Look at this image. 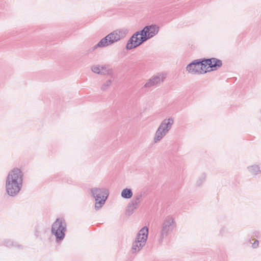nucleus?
Returning <instances> with one entry per match:
<instances>
[{
  "label": "nucleus",
  "mask_w": 261,
  "mask_h": 261,
  "mask_svg": "<svg viewBox=\"0 0 261 261\" xmlns=\"http://www.w3.org/2000/svg\"><path fill=\"white\" fill-rule=\"evenodd\" d=\"M112 82L111 80H108L106 81L101 86V90L102 91H106L110 86Z\"/></svg>",
  "instance_id": "4be33fe9"
},
{
  "label": "nucleus",
  "mask_w": 261,
  "mask_h": 261,
  "mask_svg": "<svg viewBox=\"0 0 261 261\" xmlns=\"http://www.w3.org/2000/svg\"><path fill=\"white\" fill-rule=\"evenodd\" d=\"M148 228L146 226L142 228L137 233L135 240L141 243V244L145 245L148 238Z\"/></svg>",
  "instance_id": "9b49d317"
},
{
  "label": "nucleus",
  "mask_w": 261,
  "mask_h": 261,
  "mask_svg": "<svg viewBox=\"0 0 261 261\" xmlns=\"http://www.w3.org/2000/svg\"><path fill=\"white\" fill-rule=\"evenodd\" d=\"M140 203L133 199L128 204L126 213L128 215H132L134 211L137 209Z\"/></svg>",
  "instance_id": "ddd939ff"
},
{
  "label": "nucleus",
  "mask_w": 261,
  "mask_h": 261,
  "mask_svg": "<svg viewBox=\"0 0 261 261\" xmlns=\"http://www.w3.org/2000/svg\"><path fill=\"white\" fill-rule=\"evenodd\" d=\"M174 123V118L169 117L163 119L157 128L154 137L153 142H160L170 131Z\"/></svg>",
  "instance_id": "f03ea898"
},
{
  "label": "nucleus",
  "mask_w": 261,
  "mask_h": 261,
  "mask_svg": "<svg viewBox=\"0 0 261 261\" xmlns=\"http://www.w3.org/2000/svg\"><path fill=\"white\" fill-rule=\"evenodd\" d=\"M5 187L7 194L10 196L14 197L19 193L22 185L6 181Z\"/></svg>",
  "instance_id": "1a4fd4ad"
},
{
  "label": "nucleus",
  "mask_w": 261,
  "mask_h": 261,
  "mask_svg": "<svg viewBox=\"0 0 261 261\" xmlns=\"http://www.w3.org/2000/svg\"><path fill=\"white\" fill-rule=\"evenodd\" d=\"M90 193L95 201V209L99 210L109 196V190L106 188L94 187L90 189Z\"/></svg>",
  "instance_id": "7ed1b4c3"
},
{
  "label": "nucleus",
  "mask_w": 261,
  "mask_h": 261,
  "mask_svg": "<svg viewBox=\"0 0 261 261\" xmlns=\"http://www.w3.org/2000/svg\"><path fill=\"white\" fill-rule=\"evenodd\" d=\"M203 60L204 63H205V67L207 65H208L211 68H214V69H216L217 68L220 67L222 65V62L221 60L217 58H212Z\"/></svg>",
  "instance_id": "f8f14e48"
},
{
  "label": "nucleus",
  "mask_w": 261,
  "mask_h": 261,
  "mask_svg": "<svg viewBox=\"0 0 261 261\" xmlns=\"http://www.w3.org/2000/svg\"><path fill=\"white\" fill-rule=\"evenodd\" d=\"M226 231V228L225 227H223L220 230V233L222 236H223L225 234Z\"/></svg>",
  "instance_id": "393cba45"
},
{
  "label": "nucleus",
  "mask_w": 261,
  "mask_h": 261,
  "mask_svg": "<svg viewBox=\"0 0 261 261\" xmlns=\"http://www.w3.org/2000/svg\"><path fill=\"white\" fill-rule=\"evenodd\" d=\"M258 246V241L256 240L253 244H252V247L253 248H256Z\"/></svg>",
  "instance_id": "b1692460"
},
{
  "label": "nucleus",
  "mask_w": 261,
  "mask_h": 261,
  "mask_svg": "<svg viewBox=\"0 0 261 261\" xmlns=\"http://www.w3.org/2000/svg\"><path fill=\"white\" fill-rule=\"evenodd\" d=\"M91 69L95 73L101 75V72L100 70V65H96L92 66L91 67Z\"/></svg>",
  "instance_id": "412c9836"
},
{
  "label": "nucleus",
  "mask_w": 261,
  "mask_h": 261,
  "mask_svg": "<svg viewBox=\"0 0 261 261\" xmlns=\"http://www.w3.org/2000/svg\"><path fill=\"white\" fill-rule=\"evenodd\" d=\"M109 42V39L108 38H107V35L103 38L102 39L100 40V41L95 45H94L92 49L93 50H95L98 47H107L110 45H111L110 42Z\"/></svg>",
  "instance_id": "4468645a"
},
{
  "label": "nucleus",
  "mask_w": 261,
  "mask_h": 261,
  "mask_svg": "<svg viewBox=\"0 0 261 261\" xmlns=\"http://www.w3.org/2000/svg\"><path fill=\"white\" fill-rule=\"evenodd\" d=\"M5 246L7 247H20L21 245H18L17 243H14L11 241L10 240H6L4 241Z\"/></svg>",
  "instance_id": "aec40b11"
},
{
  "label": "nucleus",
  "mask_w": 261,
  "mask_h": 261,
  "mask_svg": "<svg viewBox=\"0 0 261 261\" xmlns=\"http://www.w3.org/2000/svg\"><path fill=\"white\" fill-rule=\"evenodd\" d=\"M144 246L136 240L133 242L131 251L133 253H138Z\"/></svg>",
  "instance_id": "2eb2a0df"
},
{
  "label": "nucleus",
  "mask_w": 261,
  "mask_h": 261,
  "mask_svg": "<svg viewBox=\"0 0 261 261\" xmlns=\"http://www.w3.org/2000/svg\"><path fill=\"white\" fill-rule=\"evenodd\" d=\"M206 178V174L205 173H202L201 175L199 176L198 179L196 181V185L197 186H201L205 181Z\"/></svg>",
  "instance_id": "6ab92c4d"
},
{
  "label": "nucleus",
  "mask_w": 261,
  "mask_h": 261,
  "mask_svg": "<svg viewBox=\"0 0 261 261\" xmlns=\"http://www.w3.org/2000/svg\"><path fill=\"white\" fill-rule=\"evenodd\" d=\"M159 27L155 24L145 27L143 30L135 33L128 40L126 49H134L158 34Z\"/></svg>",
  "instance_id": "f257e3e1"
},
{
  "label": "nucleus",
  "mask_w": 261,
  "mask_h": 261,
  "mask_svg": "<svg viewBox=\"0 0 261 261\" xmlns=\"http://www.w3.org/2000/svg\"><path fill=\"white\" fill-rule=\"evenodd\" d=\"M23 174L19 168H14L8 173L7 177V181L22 185Z\"/></svg>",
  "instance_id": "0eeeda50"
},
{
  "label": "nucleus",
  "mask_w": 261,
  "mask_h": 261,
  "mask_svg": "<svg viewBox=\"0 0 261 261\" xmlns=\"http://www.w3.org/2000/svg\"><path fill=\"white\" fill-rule=\"evenodd\" d=\"M175 222L171 216L165 217L163 220L160 233L159 242H162L164 239L167 237L174 229Z\"/></svg>",
  "instance_id": "39448f33"
},
{
  "label": "nucleus",
  "mask_w": 261,
  "mask_h": 261,
  "mask_svg": "<svg viewBox=\"0 0 261 261\" xmlns=\"http://www.w3.org/2000/svg\"><path fill=\"white\" fill-rule=\"evenodd\" d=\"M189 73L192 74H203L206 72L204 60H195L189 64L186 67Z\"/></svg>",
  "instance_id": "423d86ee"
},
{
  "label": "nucleus",
  "mask_w": 261,
  "mask_h": 261,
  "mask_svg": "<svg viewBox=\"0 0 261 261\" xmlns=\"http://www.w3.org/2000/svg\"><path fill=\"white\" fill-rule=\"evenodd\" d=\"M165 76L163 74H159L154 75L146 82V83L144 85V87L148 88L155 86L158 84L163 82Z\"/></svg>",
  "instance_id": "9d476101"
},
{
  "label": "nucleus",
  "mask_w": 261,
  "mask_h": 261,
  "mask_svg": "<svg viewBox=\"0 0 261 261\" xmlns=\"http://www.w3.org/2000/svg\"><path fill=\"white\" fill-rule=\"evenodd\" d=\"M142 194L141 193H138L136 195L133 199L134 200L140 203L142 200Z\"/></svg>",
  "instance_id": "5701e85b"
},
{
  "label": "nucleus",
  "mask_w": 261,
  "mask_h": 261,
  "mask_svg": "<svg viewBox=\"0 0 261 261\" xmlns=\"http://www.w3.org/2000/svg\"><path fill=\"white\" fill-rule=\"evenodd\" d=\"M128 33V31L125 29L116 30L107 35V38L109 39V42L111 44L119 41L120 39L124 38Z\"/></svg>",
  "instance_id": "6e6552de"
},
{
  "label": "nucleus",
  "mask_w": 261,
  "mask_h": 261,
  "mask_svg": "<svg viewBox=\"0 0 261 261\" xmlns=\"http://www.w3.org/2000/svg\"><path fill=\"white\" fill-rule=\"evenodd\" d=\"M121 195L123 198L129 199L132 197L133 192L131 189L125 188L122 191Z\"/></svg>",
  "instance_id": "a211bd4d"
},
{
  "label": "nucleus",
  "mask_w": 261,
  "mask_h": 261,
  "mask_svg": "<svg viewBox=\"0 0 261 261\" xmlns=\"http://www.w3.org/2000/svg\"><path fill=\"white\" fill-rule=\"evenodd\" d=\"M100 70L101 75H112L113 74V70L110 68V66L108 64L100 65Z\"/></svg>",
  "instance_id": "f3484780"
},
{
  "label": "nucleus",
  "mask_w": 261,
  "mask_h": 261,
  "mask_svg": "<svg viewBox=\"0 0 261 261\" xmlns=\"http://www.w3.org/2000/svg\"><path fill=\"white\" fill-rule=\"evenodd\" d=\"M67 230V224L63 218H57L53 223L51 232L56 237V241L59 243L63 241Z\"/></svg>",
  "instance_id": "20e7f679"
},
{
  "label": "nucleus",
  "mask_w": 261,
  "mask_h": 261,
  "mask_svg": "<svg viewBox=\"0 0 261 261\" xmlns=\"http://www.w3.org/2000/svg\"><path fill=\"white\" fill-rule=\"evenodd\" d=\"M247 169L252 175H255L261 173V167L257 165L249 166Z\"/></svg>",
  "instance_id": "dca6fc26"
}]
</instances>
